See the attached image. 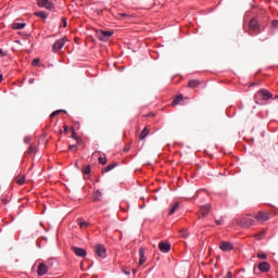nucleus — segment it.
I'll use <instances>...</instances> for the list:
<instances>
[{
  "label": "nucleus",
  "mask_w": 278,
  "mask_h": 278,
  "mask_svg": "<svg viewBox=\"0 0 278 278\" xmlns=\"http://www.w3.org/2000/svg\"><path fill=\"white\" fill-rule=\"evenodd\" d=\"M119 16H127V14H125V13H121V14H119Z\"/></svg>",
  "instance_id": "obj_47"
},
{
  "label": "nucleus",
  "mask_w": 278,
  "mask_h": 278,
  "mask_svg": "<svg viewBox=\"0 0 278 278\" xmlns=\"http://www.w3.org/2000/svg\"><path fill=\"white\" fill-rule=\"evenodd\" d=\"M73 149H77L76 146H70V151H73Z\"/></svg>",
  "instance_id": "obj_40"
},
{
  "label": "nucleus",
  "mask_w": 278,
  "mask_h": 278,
  "mask_svg": "<svg viewBox=\"0 0 278 278\" xmlns=\"http://www.w3.org/2000/svg\"><path fill=\"white\" fill-rule=\"evenodd\" d=\"M210 210H212V204H205L200 207V212L203 218L210 214Z\"/></svg>",
  "instance_id": "obj_12"
},
{
  "label": "nucleus",
  "mask_w": 278,
  "mask_h": 278,
  "mask_svg": "<svg viewBox=\"0 0 278 278\" xmlns=\"http://www.w3.org/2000/svg\"><path fill=\"white\" fill-rule=\"evenodd\" d=\"M64 45H66V38H61L56 40L52 46V51L54 53H58V51H60V49H62Z\"/></svg>",
  "instance_id": "obj_6"
},
{
  "label": "nucleus",
  "mask_w": 278,
  "mask_h": 278,
  "mask_svg": "<svg viewBox=\"0 0 278 278\" xmlns=\"http://www.w3.org/2000/svg\"><path fill=\"white\" fill-rule=\"evenodd\" d=\"M271 25L277 29L278 28V20H274Z\"/></svg>",
  "instance_id": "obj_33"
},
{
  "label": "nucleus",
  "mask_w": 278,
  "mask_h": 278,
  "mask_svg": "<svg viewBox=\"0 0 278 278\" xmlns=\"http://www.w3.org/2000/svg\"><path fill=\"white\" fill-rule=\"evenodd\" d=\"M255 218L257 223H266V220L270 218V215L264 211H261L255 215Z\"/></svg>",
  "instance_id": "obj_7"
},
{
  "label": "nucleus",
  "mask_w": 278,
  "mask_h": 278,
  "mask_svg": "<svg viewBox=\"0 0 278 278\" xmlns=\"http://www.w3.org/2000/svg\"><path fill=\"white\" fill-rule=\"evenodd\" d=\"M37 273L39 277H42L43 275H47V273H49V267L47 266V264L40 263Z\"/></svg>",
  "instance_id": "obj_10"
},
{
  "label": "nucleus",
  "mask_w": 278,
  "mask_h": 278,
  "mask_svg": "<svg viewBox=\"0 0 278 278\" xmlns=\"http://www.w3.org/2000/svg\"><path fill=\"white\" fill-rule=\"evenodd\" d=\"M116 166H118V163L109 164L106 167L102 169V173H110V170H114Z\"/></svg>",
  "instance_id": "obj_17"
},
{
  "label": "nucleus",
  "mask_w": 278,
  "mask_h": 278,
  "mask_svg": "<svg viewBox=\"0 0 278 278\" xmlns=\"http://www.w3.org/2000/svg\"><path fill=\"white\" fill-rule=\"evenodd\" d=\"M123 273H124L125 275H130V271L127 270V269H124Z\"/></svg>",
  "instance_id": "obj_39"
},
{
  "label": "nucleus",
  "mask_w": 278,
  "mask_h": 278,
  "mask_svg": "<svg viewBox=\"0 0 278 278\" xmlns=\"http://www.w3.org/2000/svg\"><path fill=\"white\" fill-rule=\"evenodd\" d=\"M3 81V75L0 74V84Z\"/></svg>",
  "instance_id": "obj_44"
},
{
  "label": "nucleus",
  "mask_w": 278,
  "mask_h": 278,
  "mask_svg": "<svg viewBox=\"0 0 278 278\" xmlns=\"http://www.w3.org/2000/svg\"><path fill=\"white\" fill-rule=\"evenodd\" d=\"M61 23L62 27H66V17H62Z\"/></svg>",
  "instance_id": "obj_34"
},
{
  "label": "nucleus",
  "mask_w": 278,
  "mask_h": 278,
  "mask_svg": "<svg viewBox=\"0 0 278 278\" xmlns=\"http://www.w3.org/2000/svg\"><path fill=\"white\" fill-rule=\"evenodd\" d=\"M112 36H114V31H112V30H100L97 33V37L102 42H108L109 38Z\"/></svg>",
  "instance_id": "obj_2"
},
{
  "label": "nucleus",
  "mask_w": 278,
  "mask_h": 278,
  "mask_svg": "<svg viewBox=\"0 0 278 278\" xmlns=\"http://www.w3.org/2000/svg\"><path fill=\"white\" fill-rule=\"evenodd\" d=\"M180 207L179 202H176L173 207L169 210V215L172 216V214H175V212H177Z\"/></svg>",
  "instance_id": "obj_19"
},
{
  "label": "nucleus",
  "mask_w": 278,
  "mask_h": 278,
  "mask_svg": "<svg viewBox=\"0 0 278 278\" xmlns=\"http://www.w3.org/2000/svg\"><path fill=\"white\" fill-rule=\"evenodd\" d=\"M257 257H258V260H266L267 255L264 253H258Z\"/></svg>",
  "instance_id": "obj_30"
},
{
  "label": "nucleus",
  "mask_w": 278,
  "mask_h": 278,
  "mask_svg": "<svg viewBox=\"0 0 278 278\" xmlns=\"http://www.w3.org/2000/svg\"><path fill=\"white\" fill-rule=\"evenodd\" d=\"M139 266H142V264H144V262H147V256H144V248H140L139 250Z\"/></svg>",
  "instance_id": "obj_15"
},
{
  "label": "nucleus",
  "mask_w": 278,
  "mask_h": 278,
  "mask_svg": "<svg viewBox=\"0 0 278 278\" xmlns=\"http://www.w3.org/2000/svg\"><path fill=\"white\" fill-rule=\"evenodd\" d=\"M84 175H90V165H87L86 167L83 168Z\"/></svg>",
  "instance_id": "obj_29"
},
{
  "label": "nucleus",
  "mask_w": 278,
  "mask_h": 278,
  "mask_svg": "<svg viewBox=\"0 0 278 278\" xmlns=\"http://www.w3.org/2000/svg\"><path fill=\"white\" fill-rule=\"evenodd\" d=\"M35 16H38L39 18H48L49 14H47L43 11L35 12Z\"/></svg>",
  "instance_id": "obj_20"
},
{
  "label": "nucleus",
  "mask_w": 278,
  "mask_h": 278,
  "mask_svg": "<svg viewBox=\"0 0 278 278\" xmlns=\"http://www.w3.org/2000/svg\"><path fill=\"white\" fill-rule=\"evenodd\" d=\"M136 273H138V269L132 268V275H136Z\"/></svg>",
  "instance_id": "obj_43"
},
{
  "label": "nucleus",
  "mask_w": 278,
  "mask_h": 278,
  "mask_svg": "<svg viewBox=\"0 0 278 278\" xmlns=\"http://www.w3.org/2000/svg\"><path fill=\"white\" fill-rule=\"evenodd\" d=\"M147 136H149V129L146 127V128L141 131L139 138H140V140H144V138H147Z\"/></svg>",
  "instance_id": "obj_21"
},
{
  "label": "nucleus",
  "mask_w": 278,
  "mask_h": 278,
  "mask_svg": "<svg viewBox=\"0 0 278 278\" xmlns=\"http://www.w3.org/2000/svg\"><path fill=\"white\" fill-rule=\"evenodd\" d=\"M63 129H64V131H68V126L64 125Z\"/></svg>",
  "instance_id": "obj_42"
},
{
  "label": "nucleus",
  "mask_w": 278,
  "mask_h": 278,
  "mask_svg": "<svg viewBox=\"0 0 278 278\" xmlns=\"http://www.w3.org/2000/svg\"><path fill=\"white\" fill-rule=\"evenodd\" d=\"M275 99H278V96H275Z\"/></svg>",
  "instance_id": "obj_49"
},
{
  "label": "nucleus",
  "mask_w": 278,
  "mask_h": 278,
  "mask_svg": "<svg viewBox=\"0 0 278 278\" xmlns=\"http://www.w3.org/2000/svg\"><path fill=\"white\" fill-rule=\"evenodd\" d=\"M36 152V147L34 144H30L28 150L26 151V155H31V153Z\"/></svg>",
  "instance_id": "obj_25"
},
{
  "label": "nucleus",
  "mask_w": 278,
  "mask_h": 278,
  "mask_svg": "<svg viewBox=\"0 0 278 278\" xmlns=\"http://www.w3.org/2000/svg\"><path fill=\"white\" fill-rule=\"evenodd\" d=\"M72 250L75 253V255H77V257H86L87 255L86 249L72 247Z\"/></svg>",
  "instance_id": "obj_11"
},
{
  "label": "nucleus",
  "mask_w": 278,
  "mask_h": 278,
  "mask_svg": "<svg viewBox=\"0 0 278 278\" xmlns=\"http://www.w3.org/2000/svg\"><path fill=\"white\" fill-rule=\"evenodd\" d=\"M225 278H232L231 271H228Z\"/></svg>",
  "instance_id": "obj_35"
},
{
  "label": "nucleus",
  "mask_w": 278,
  "mask_h": 278,
  "mask_svg": "<svg viewBox=\"0 0 278 278\" xmlns=\"http://www.w3.org/2000/svg\"><path fill=\"white\" fill-rule=\"evenodd\" d=\"M15 181L18 184V186H23V184H25V176H17Z\"/></svg>",
  "instance_id": "obj_23"
},
{
  "label": "nucleus",
  "mask_w": 278,
  "mask_h": 278,
  "mask_svg": "<svg viewBox=\"0 0 278 278\" xmlns=\"http://www.w3.org/2000/svg\"><path fill=\"white\" fill-rule=\"evenodd\" d=\"M35 81H36V79H34V78L29 79V84H35Z\"/></svg>",
  "instance_id": "obj_41"
},
{
  "label": "nucleus",
  "mask_w": 278,
  "mask_h": 278,
  "mask_svg": "<svg viewBox=\"0 0 278 278\" xmlns=\"http://www.w3.org/2000/svg\"><path fill=\"white\" fill-rule=\"evenodd\" d=\"M60 112H66V111H64V110L54 111L51 113L50 118H55V116H58V114H60Z\"/></svg>",
  "instance_id": "obj_27"
},
{
  "label": "nucleus",
  "mask_w": 278,
  "mask_h": 278,
  "mask_svg": "<svg viewBox=\"0 0 278 278\" xmlns=\"http://www.w3.org/2000/svg\"><path fill=\"white\" fill-rule=\"evenodd\" d=\"M159 249H160V251H162V253H168V251H170V244L161 242V243H159Z\"/></svg>",
  "instance_id": "obj_14"
},
{
  "label": "nucleus",
  "mask_w": 278,
  "mask_h": 278,
  "mask_svg": "<svg viewBox=\"0 0 278 278\" xmlns=\"http://www.w3.org/2000/svg\"><path fill=\"white\" fill-rule=\"evenodd\" d=\"M201 86V80L194 79V80H189L188 83V88H199Z\"/></svg>",
  "instance_id": "obj_16"
},
{
  "label": "nucleus",
  "mask_w": 278,
  "mask_h": 278,
  "mask_svg": "<svg viewBox=\"0 0 278 278\" xmlns=\"http://www.w3.org/2000/svg\"><path fill=\"white\" fill-rule=\"evenodd\" d=\"M98 160H99V164H102L103 166H105V164H108V159H105V157L100 156Z\"/></svg>",
  "instance_id": "obj_28"
},
{
  "label": "nucleus",
  "mask_w": 278,
  "mask_h": 278,
  "mask_svg": "<svg viewBox=\"0 0 278 278\" xmlns=\"http://www.w3.org/2000/svg\"><path fill=\"white\" fill-rule=\"evenodd\" d=\"M250 35L257 34L260 31V24H257V20L252 18L249 23Z\"/></svg>",
  "instance_id": "obj_5"
},
{
  "label": "nucleus",
  "mask_w": 278,
  "mask_h": 278,
  "mask_svg": "<svg viewBox=\"0 0 278 278\" xmlns=\"http://www.w3.org/2000/svg\"><path fill=\"white\" fill-rule=\"evenodd\" d=\"M264 236H266V230H263V231L258 232L257 235H255V239L264 240Z\"/></svg>",
  "instance_id": "obj_24"
},
{
  "label": "nucleus",
  "mask_w": 278,
  "mask_h": 278,
  "mask_svg": "<svg viewBox=\"0 0 278 278\" xmlns=\"http://www.w3.org/2000/svg\"><path fill=\"white\" fill-rule=\"evenodd\" d=\"M97 194H98V197H101V192L98 191Z\"/></svg>",
  "instance_id": "obj_48"
},
{
  "label": "nucleus",
  "mask_w": 278,
  "mask_h": 278,
  "mask_svg": "<svg viewBox=\"0 0 278 278\" xmlns=\"http://www.w3.org/2000/svg\"><path fill=\"white\" fill-rule=\"evenodd\" d=\"M94 249H96V254L98 255V257H102V258L105 257V253H108L105 245L97 244Z\"/></svg>",
  "instance_id": "obj_8"
},
{
  "label": "nucleus",
  "mask_w": 278,
  "mask_h": 278,
  "mask_svg": "<svg viewBox=\"0 0 278 278\" xmlns=\"http://www.w3.org/2000/svg\"><path fill=\"white\" fill-rule=\"evenodd\" d=\"M219 249L224 252H227V251H233V243L231 242H228V241H222L219 243Z\"/></svg>",
  "instance_id": "obj_9"
},
{
  "label": "nucleus",
  "mask_w": 278,
  "mask_h": 278,
  "mask_svg": "<svg viewBox=\"0 0 278 278\" xmlns=\"http://www.w3.org/2000/svg\"><path fill=\"white\" fill-rule=\"evenodd\" d=\"M38 8H45L46 10H53L55 8V4L51 2V0H37Z\"/></svg>",
  "instance_id": "obj_4"
},
{
  "label": "nucleus",
  "mask_w": 278,
  "mask_h": 278,
  "mask_svg": "<svg viewBox=\"0 0 278 278\" xmlns=\"http://www.w3.org/2000/svg\"><path fill=\"white\" fill-rule=\"evenodd\" d=\"M0 58H5V53H3V50L0 49Z\"/></svg>",
  "instance_id": "obj_36"
},
{
  "label": "nucleus",
  "mask_w": 278,
  "mask_h": 278,
  "mask_svg": "<svg viewBox=\"0 0 278 278\" xmlns=\"http://www.w3.org/2000/svg\"><path fill=\"white\" fill-rule=\"evenodd\" d=\"M40 64V59L33 60V66H38Z\"/></svg>",
  "instance_id": "obj_31"
},
{
  "label": "nucleus",
  "mask_w": 278,
  "mask_h": 278,
  "mask_svg": "<svg viewBox=\"0 0 278 278\" xmlns=\"http://www.w3.org/2000/svg\"><path fill=\"white\" fill-rule=\"evenodd\" d=\"M76 136H77V132H75L74 130H72V137H73V138H77Z\"/></svg>",
  "instance_id": "obj_38"
},
{
  "label": "nucleus",
  "mask_w": 278,
  "mask_h": 278,
  "mask_svg": "<svg viewBox=\"0 0 278 278\" xmlns=\"http://www.w3.org/2000/svg\"><path fill=\"white\" fill-rule=\"evenodd\" d=\"M24 142L27 144L29 142V139H24Z\"/></svg>",
  "instance_id": "obj_46"
},
{
  "label": "nucleus",
  "mask_w": 278,
  "mask_h": 278,
  "mask_svg": "<svg viewBox=\"0 0 278 278\" xmlns=\"http://www.w3.org/2000/svg\"><path fill=\"white\" fill-rule=\"evenodd\" d=\"M124 151H125V153H127V151H129V147L124 148Z\"/></svg>",
  "instance_id": "obj_45"
},
{
  "label": "nucleus",
  "mask_w": 278,
  "mask_h": 278,
  "mask_svg": "<svg viewBox=\"0 0 278 278\" xmlns=\"http://www.w3.org/2000/svg\"><path fill=\"white\" fill-rule=\"evenodd\" d=\"M215 223H216V225H223V220H220V219L215 220Z\"/></svg>",
  "instance_id": "obj_37"
},
{
  "label": "nucleus",
  "mask_w": 278,
  "mask_h": 278,
  "mask_svg": "<svg viewBox=\"0 0 278 278\" xmlns=\"http://www.w3.org/2000/svg\"><path fill=\"white\" fill-rule=\"evenodd\" d=\"M239 225H241V227H243L244 229H249V227H253V225H255V219L249 218V217H242L239 220Z\"/></svg>",
  "instance_id": "obj_3"
},
{
  "label": "nucleus",
  "mask_w": 278,
  "mask_h": 278,
  "mask_svg": "<svg viewBox=\"0 0 278 278\" xmlns=\"http://www.w3.org/2000/svg\"><path fill=\"white\" fill-rule=\"evenodd\" d=\"M255 99H256L255 103H260V100L268 101L269 99H273V93L268 91V89H261L255 94Z\"/></svg>",
  "instance_id": "obj_1"
},
{
  "label": "nucleus",
  "mask_w": 278,
  "mask_h": 278,
  "mask_svg": "<svg viewBox=\"0 0 278 278\" xmlns=\"http://www.w3.org/2000/svg\"><path fill=\"white\" fill-rule=\"evenodd\" d=\"M181 238H188V232L186 230L180 231Z\"/></svg>",
  "instance_id": "obj_32"
},
{
  "label": "nucleus",
  "mask_w": 278,
  "mask_h": 278,
  "mask_svg": "<svg viewBox=\"0 0 278 278\" xmlns=\"http://www.w3.org/2000/svg\"><path fill=\"white\" fill-rule=\"evenodd\" d=\"M78 225L80 229H85L86 227H88V223L81 219H78Z\"/></svg>",
  "instance_id": "obj_26"
},
{
  "label": "nucleus",
  "mask_w": 278,
  "mask_h": 278,
  "mask_svg": "<svg viewBox=\"0 0 278 278\" xmlns=\"http://www.w3.org/2000/svg\"><path fill=\"white\" fill-rule=\"evenodd\" d=\"M181 101H184V96L179 94L178 97H176V99H174L172 105H179L181 104Z\"/></svg>",
  "instance_id": "obj_18"
},
{
  "label": "nucleus",
  "mask_w": 278,
  "mask_h": 278,
  "mask_svg": "<svg viewBox=\"0 0 278 278\" xmlns=\"http://www.w3.org/2000/svg\"><path fill=\"white\" fill-rule=\"evenodd\" d=\"M13 29H23L25 28V23H13Z\"/></svg>",
  "instance_id": "obj_22"
},
{
  "label": "nucleus",
  "mask_w": 278,
  "mask_h": 278,
  "mask_svg": "<svg viewBox=\"0 0 278 278\" xmlns=\"http://www.w3.org/2000/svg\"><path fill=\"white\" fill-rule=\"evenodd\" d=\"M258 270H261V273H268V270H270V264L268 262L260 263Z\"/></svg>",
  "instance_id": "obj_13"
}]
</instances>
